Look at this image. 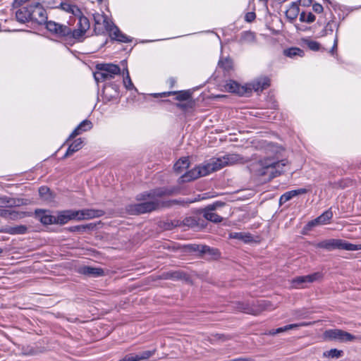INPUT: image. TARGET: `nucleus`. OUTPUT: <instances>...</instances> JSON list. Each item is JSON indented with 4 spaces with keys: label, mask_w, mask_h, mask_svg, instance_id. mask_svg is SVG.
<instances>
[{
    "label": "nucleus",
    "mask_w": 361,
    "mask_h": 361,
    "mask_svg": "<svg viewBox=\"0 0 361 361\" xmlns=\"http://www.w3.org/2000/svg\"><path fill=\"white\" fill-rule=\"evenodd\" d=\"M93 18L94 21V31L96 35H101L104 32V30H106L112 40L122 43L132 42V38L123 33L113 22L107 19L106 16L94 13Z\"/></svg>",
    "instance_id": "f257e3e1"
},
{
    "label": "nucleus",
    "mask_w": 361,
    "mask_h": 361,
    "mask_svg": "<svg viewBox=\"0 0 361 361\" xmlns=\"http://www.w3.org/2000/svg\"><path fill=\"white\" fill-rule=\"evenodd\" d=\"M287 164L286 159L280 161H276L274 158L261 159L257 163V174L259 176H266V179L271 180L280 176Z\"/></svg>",
    "instance_id": "f03ea898"
},
{
    "label": "nucleus",
    "mask_w": 361,
    "mask_h": 361,
    "mask_svg": "<svg viewBox=\"0 0 361 361\" xmlns=\"http://www.w3.org/2000/svg\"><path fill=\"white\" fill-rule=\"evenodd\" d=\"M313 245L317 248L324 249L328 251L334 250H343L355 251L361 250V244L355 245L347 242L341 239H328L320 241L317 243H313Z\"/></svg>",
    "instance_id": "7ed1b4c3"
},
{
    "label": "nucleus",
    "mask_w": 361,
    "mask_h": 361,
    "mask_svg": "<svg viewBox=\"0 0 361 361\" xmlns=\"http://www.w3.org/2000/svg\"><path fill=\"white\" fill-rule=\"evenodd\" d=\"M96 68L94 78L97 82L110 81L121 73L120 67L113 63H99Z\"/></svg>",
    "instance_id": "20e7f679"
},
{
    "label": "nucleus",
    "mask_w": 361,
    "mask_h": 361,
    "mask_svg": "<svg viewBox=\"0 0 361 361\" xmlns=\"http://www.w3.org/2000/svg\"><path fill=\"white\" fill-rule=\"evenodd\" d=\"M212 172H214L213 169L212 167L211 162L209 160L202 165L195 167L182 175L179 178V183L189 182L201 176H207Z\"/></svg>",
    "instance_id": "39448f33"
},
{
    "label": "nucleus",
    "mask_w": 361,
    "mask_h": 361,
    "mask_svg": "<svg viewBox=\"0 0 361 361\" xmlns=\"http://www.w3.org/2000/svg\"><path fill=\"white\" fill-rule=\"evenodd\" d=\"M243 157L238 154H228L221 157L212 158L209 161L211 162L213 171H216L224 166L235 163L243 162Z\"/></svg>",
    "instance_id": "423d86ee"
},
{
    "label": "nucleus",
    "mask_w": 361,
    "mask_h": 361,
    "mask_svg": "<svg viewBox=\"0 0 361 361\" xmlns=\"http://www.w3.org/2000/svg\"><path fill=\"white\" fill-rule=\"evenodd\" d=\"M47 30L52 35L59 38L71 39V27L67 25L57 23L50 20L46 23Z\"/></svg>",
    "instance_id": "0eeeda50"
},
{
    "label": "nucleus",
    "mask_w": 361,
    "mask_h": 361,
    "mask_svg": "<svg viewBox=\"0 0 361 361\" xmlns=\"http://www.w3.org/2000/svg\"><path fill=\"white\" fill-rule=\"evenodd\" d=\"M13 200L6 196H0V216L8 220L19 218V213L15 210L6 209L13 204Z\"/></svg>",
    "instance_id": "6e6552de"
},
{
    "label": "nucleus",
    "mask_w": 361,
    "mask_h": 361,
    "mask_svg": "<svg viewBox=\"0 0 361 361\" xmlns=\"http://www.w3.org/2000/svg\"><path fill=\"white\" fill-rule=\"evenodd\" d=\"M159 205V202L153 200L148 202L131 204L129 206L128 210L132 214H145L157 209Z\"/></svg>",
    "instance_id": "1a4fd4ad"
},
{
    "label": "nucleus",
    "mask_w": 361,
    "mask_h": 361,
    "mask_svg": "<svg viewBox=\"0 0 361 361\" xmlns=\"http://www.w3.org/2000/svg\"><path fill=\"white\" fill-rule=\"evenodd\" d=\"M30 9L31 21L36 22L39 25L46 24L48 22L47 11L39 3L35 2L30 4Z\"/></svg>",
    "instance_id": "9d476101"
},
{
    "label": "nucleus",
    "mask_w": 361,
    "mask_h": 361,
    "mask_svg": "<svg viewBox=\"0 0 361 361\" xmlns=\"http://www.w3.org/2000/svg\"><path fill=\"white\" fill-rule=\"evenodd\" d=\"M322 278V274L320 272H314L313 274L297 276L291 280V286L294 288H304L305 283H313Z\"/></svg>",
    "instance_id": "9b49d317"
},
{
    "label": "nucleus",
    "mask_w": 361,
    "mask_h": 361,
    "mask_svg": "<svg viewBox=\"0 0 361 361\" xmlns=\"http://www.w3.org/2000/svg\"><path fill=\"white\" fill-rule=\"evenodd\" d=\"M78 16L77 28L73 30L71 28V38L75 39H79L82 37L90 28V22L88 18L84 16H81L80 14Z\"/></svg>",
    "instance_id": "f8f14e48"
},
{
    "label": "nucleus",
    "mask_w": 361,
    "mask_h": 361,
    "mask_svg": "<svg viewBox=\"0 0 361 361\" xmlns=\"http://www.w3.org/2000/svg\"><path fill=\"white\" fill-rule=\"evenodd\" d=\"M174 190L166 188H159L152 190L149 192H145L137 195V200H145L147 199H154L155 197H161L163 196L171 195L173 194Z\"/></svg>",
    "instance_id": "ddd939ff"
},
{
    "label": "nucleus",
    "mask_w": 361,
    "mask_h": 361,
    "mask_svg": "<svg viewBox=\"0 0 361 361\" xmlns=\"http://www.w3.org/2000/svg\"><path fill=\"white\" fill-rule=\"evenodd\" d=\"M324 334L326 338L340 342L352 341L355 339V336L351 334L337 329L326 331Z\"/></svg>",
    "instance_id": "4468645a"
},
{
    "label": "nucleus",
    "mask_w": 361,
    "mask_h": 361,
    "mask_svg": "<svg viewBox=\"0 0 361 361\" xmlns=\"http://www.w3.org/2000/svg\"><path fill=\"white\" fill-rule=\"evenodd\" d=\"M224 204V203L221 202H216L212 204L208 205L204 210H203V216L208 221H210L214 223H219L221 222L223 220V218L218 215L216 213L214 212V210L216 209L217 207H221Z\"/></svg>",
    "instance_id": "2eb2a0df"
},
{
    "label": "nucleus",
    "mask_w": 361,
    "mask_h": 361,
    "mask_svg": "<svg viewBox=\"0 0 361 361\" xmlns=\"http://www.w3.org/2000/svg\"><path fill=\"white\" fill-rule=\"evenodd\" d=\"M332 218L333 212L331 211V209H329L324 212L320 216L309 221L306 224L305 228L307 230H310L314 226L327 224L330 222Z\"/></svg>",
    "instance_id": "dca6fc26"
},
{
    "label": "nucleus",
    "mask_w": 361,
    "mask_h": 361,
    "mask_svg": "<svg viewBox=\"0 0 361 361\" xmlns=\"http://www.w3.org/2000/svg\"><path fill=\"white\" fill-rule=\"evenodd\" d=\"M119 95V86L114 83L106 82L102 90V97L104 100L110 102Z\"/></svg>",
    "instance_id": "f3484780"
},
{
    "label": "nucleus",
    "mask_w": 361,
    "mask_h": 361,
    "mask_svg": "<svg viewBox=\"0 0 361 361\" xmlns=\"http://www.w3.org/2000/svg\"><path fill=\"white\" fill-rule=\"evenodd\" d=\"M154 97H165L171 95H176V99L180 102L188 101L191 97V93L189 90L183 91H168L161 93L152 94Z\"/></svg>",
    "instance_id": "a211bd4d"
},
{
    "label": "nucleus",
    "mask_w": 361,
    "mask_h": 361,
    "mask_svg": "<svg viewBox=\"0 0 361 361\" xmlns=\"http://www.w3.org/2000/svg\"><path fill=\"white\" fill-rule=\"evenodd\" d=\"M76 220L78 221L88 220L94 218L100 217L104 214V212L102 210L93 209L76 210Z\"/></svg>",
    "instance_id": "6ab92c4d"
},
{
    "label": "nucleus",
    "mask_w": 361,
    "mask_h": 361,
    "mask_svg": "<svg viewBox=\"0 0 361 361\" xmlns=\"http://www.w3.org/2000/svg\"><path fill=\"white\" fill-rule=\"evenodd\" d=\"M270 85V80L267 77L259 78L247 85V92L254 90L262 92Z\"/></svg>",
    "instance_id": "aec40b11"
},
{
    "label": "nucleus",
    "mask_w": 361,
    "mask_h": 361,
    "mask_svg": "<svg viewBox=\"0 0 361 361\" xmlns=\"http://www.w3.org/2000/svg\"><path fill=\"white\" fill-rule=\"evenodd\" d=\"M76 210L67 209L59 212L55 216V224L63 225L71 220L76 219Z\"/></svg>",
    "instance_id": "412c9836"
},
{
    "label": "nucleus",
    "mask_w": 361,
    "mask_h": 361,
    "mask_svg": "<svg viewBox=\"0 0 361 361\" xmlns=\"http://www.w3.org/2000/svg\"><path fill=\"white\" fill-rule=\"evenodd\" d=\"M224 87L227 92L235 93L240 96L245 95L247 92V86L240 85L233 80H227Z\"/></svg>",
    "instance_id": "4be33fe9"
},
{
    "label": "nucleus",
    "mask_w": 361,
    "mask_h": 361,
    "mask_svg": "<svg viewBox=\"0 0 361 361\" xmlns=\"http://www.w3.org/2000/svg\"><path fill=\"white\" fill-rule=\"evenodd\" d=\"M92 126V123L90 120H83L71 133L66 142H68L70 140L74 138L75 136L81 134L83 132L91 130Z\"/></svg>",
    "instance_id": "5701e85b"
},
{
    "label": "nucleus",
    "mask_w": 361,
    "mask_h": 361,
    "mask_svg": "<svg viewBox=\"0 0 361 361\" xmlns=\"http://www.w3.org/2000/svg\"><path fill=\"white\" fill-rule=\"evenodd\" d=\"M78 272L87 276L98 277L104 275V271L100 267H93L90 266H82L78 269Z\"/></svg>",
    "instance_id": "b1692460"
},
{
    "label": "nucleus",
    "mask_w": 361,
    "mask_h": 361,
    "mask_svg": "<svg viewBox=\"0 0 361 361\" xmlns=\"http://www.w3.org/2000/svg\"><path fill=\"white\" fill-rule=\"evenodd\" d=\"M308 192V190L306 188H298L296 190H289L283 193L279 199V204H283L286 202L290 200L294 197L306 194Z\"/></svg>",
    "instance_id": "393cba45"
},
{
    "label": "nucleus",
    "mask_w": 361,
    "mask_h": 361,
    "mask_svg": "<svg viewBox=\"0 0 361 361\" xmlns=\"http://www.w3.org/2000/svg\"><path fill=\"white\" fill-rule=\"evenodd\" d=\"M35 214L37 217L43 224H55V216L51 215L49 212L43 209H36Z\"/></svg>",
    "instance_id": "a878e982"
},
{
    "label": "nucleus",
    "mask_w": 361,
    "mask_h": 361,
    "mask_svg": "<svg viewBox=\"0 0 361 361\" xmlns=\"http://www.w3.org/2000/svg\"><path fill=\"white\" fill-rule=\"evenodd\" d=\"M16 18L21 23L31 21L30 5L19 8L16 12Z\"/></svg>",
    "instance_id": "bb28decb"
},
{
    "label": "nucleus",
    "mask_w": 361,
    "mask_h": 361,
    "mask_svg": "<svg viewBox=\"0 0 361 361\" xmlns=\"http://www.w3.org/2000/svg\"><path fill=\"white\" fill-rule=\"evenodd\" d=\"M82 140L81 138H78L68 146L66 154H64V157H69L72 155L73 153L78 152L82 147Z\"/></svg>",
    "instance_id": "cd10ccee"
},
{
    "label": "nucleus",
    "mask_w": 361,
    "mask_h": 361,
    "mask_svg": "<svg viewBox=\"0 0 361 361\" xmlns=\"http://www.w3.org/2000/svg\"><path fill=\"white\" fill-rule=\"evenodd\" d=\"M283 54L289 58L294 59L296 56L302 57L305 52L302 49L298 47H290L283 50Z\"/></svg>",
    "instance_id": "c85d7f7f"
},
{
    "label": "nucleus",
    "mask_w": 361,
    "mask_h": 361,
    "mask_svg": "<svg viewBox=\"0 0 361 361\" xmlns=\"http://www.w3.org/2000/svg\"><path fill=\"white\" fill-rule=\"evenodd\" d=\"M229 237L231 238L243 240L245 243H248L252 240V235L250 233L233 232L229 234Z\"/></svg>",
    "instance_id": "c756f323"
},
{
    "label": "nucleus",
    "mask_w": 361,
    "mask_h": 361,
    "mask_svg": "<svg viewBox=\"0 0 361 361\" xmlns=\"http://www.w3.org/2000/svg\"><path fill=\"white\" fill-rule=\"evenodd\" d=\"M190 162L188 157H182L178 159L173 166V169L177 173H181L183 169L189 167Z\"/></svg>",
    "instance_id": "7c9ffc66"
},
{
    "label": "nucleus",
    "mask_w": 361,
    "mask_h": 361,
    "mask_svg": "<svg viewBox=\"0 0 361 361\" xmlns=\"http://www.w3.org/2000/svg\"><path fill=\"white\" fill-rule=\"evenodd\" d=\"M299 14V6L298 3L293 2L288 9L286 12V17L291 20H294Z\"/></svg>",
    "instance_id": "2f4dec72"
},
{
    "label": "nucleus",
    "mask_w": 361,
    "mask_h": 361,
    "mask_svg": "<svg viewBox=\"0 0 361 361\" xmlns=\"http://www.w3.org/2000/svg\"><path fill=\"white\" fill-rule=\"evenodd\" d=\"M27 228L24 225H19L15 226H9L5 229L6 233L11 235L24 234L26 233Z\"/></svg>",
    "instance_id": "473e14b6"
},
{
    "label": "nucleus",
    "mask_w": 361,
    "mask_h": 361,
    "mask_svg": "<svg viewBox=\"0 0 361 361\" xmlns=\"http://www.w3.org/2000/svg\"><path fill=\"white\" fill-rule=\"evenodd\" d=\"M255 41V35L252 31H244L240 34V42L241 43H252Z\"/></svg>",
    "instance_id": "72a5a7b5"
},
{
    "label": "nucleus",
    "mask_w": 361,
    "mask_h": 361,
    "mask_svg": "<svg viewBox=\"0 0 361 361\" xmlns=\"http://www.w3.org/2000/svg\"><path fill=\"white\" fill-rule=\"evenodd\" d=\"M315 16L311 12L302 11L300 13L299 20L302 23H311L315 20Z\"/></svg>",
    "instance_id": "f704fd0d"
},
{
    "label": "nucleus",
    "mask_w": 361,
    "mask_h": 361,
    "mask_svg": "<svg viewBox=\"0 0 361 361\" xmlns=\"http://www.w3.org/2000/svg\"><path fill=\"white\" fill-rule=\"evenodd\" d=\"M61 6L63 10L68 13H71L75 16L81 14V11L79 8L75 5H72L68 3H61Z\"/></svg>",
    "instance_id": "c9c22d12"
},
{
    "label": "nucleus",
    "mask_w": 361,
    "mask_h": 361,
    "mask_svg": "<svg viewBox=\"0 0 361 361\" xmlns=\"http://www.w3.org/2000/svg\"><path fill=\"white\" fill-rule=\"evenodd\" d=\"M307 324L305 323H300V324H288V325H286L283 327H280V328H278L275 330H273L272 331H270V334H279V333H281V332H283L286 330H289V329H294V328H296V327H298V326H306Z\"/></svg>",
    "instance_id": "e433bc0d"
},
{
    "label": "nucleus",
    "mask_w": 361,
    "mask_h": 361,
    "mask_svg": "<svg viewBox=\"0 0 361 361\" xmlns=\"http://www.w3.org/2000/svg\"><path fill=\"white\" fill-rule=\"evenodd\" d=\"M197 250L202 254H209L212 255H215L217 253V250L210 247L209 246L202 245H197Z\"/></svg>",
    "instance_id": "4c0bfd02"
},
{
    "label": "nucleus",
    "mask_w": 361,
    "mask_h": 361,
    "mask_svg": "<svg viewBox=\"0 0 361 361\" xmlns=\"http://www.w3.org/2000/svg\"><path fill=\"white\" fill-rule=\"evenodd\" d=\"M155 353V350H146L139 354H135V358L136 361L140 360H145L149 359L151 356H152Z\"/></svg>",
    "instance_id": "58836bf2"
},
{
    "label": "nucleus",
    "mask_w": 361,
    "mask_h": 361,
    "mask_svg": "<svg viewBox=\"0 0 361 361\" xmlns=\"http://www.w3.org/2000/svg\"><path fill=\"white\" fill-rule=\"evenodd\" d=\"M343 350L334 348L331 349L330 350L324 352V356L331 358H339L343 355Z\"/></svg>",
    "instance_id": "ea45409f"
},
{
    "label": "nucleus",
    "mask_w": 361,
    "mask_h": 361,
    "mask_svg": "<svg viewBox=\"0 0 361 361\" xmlns=\"http://www.w3.org/2000/svg\"><path fill=\"white\" fill-rule=\"evenodd\" d=\"M233 61L230 58H225L219 61V67L227 71L231 69Z\"/></svg>",
    "instance_id": "a19ab883"
},
{
    "label": "nucleus",
    "mask_w": 361,
    "mask_h": 361,
    "mask_svg": "<svg viewBox=\"0 0 361 361\" xmlns=\"http://www.w3.org/2000/svg\"><path fill=\"white\" fill-rule=\"evenodd\" d=\"M39 195L44 200L51 199L50 189L47 186H42L39 188Z\"/></svg>",
    "instance_id": "79ce46f5"
},
{
    "label": "nucleus",
    "mask_w": 361,
    "mask_h": 361,
    "mask_svg": "<svg viewBox=\"0 0 361 361\" xmlns=\"http://www.w3.org/2000/svg\"><path fill=\"white\" fill-rule=\"evenodd\" d=\"M339 27V23H336L334 20H331L327 23V24L325 25L324 28L326 29V31L328 32V35L332 33L334 31V29H336V35H338Z\"/></svg>",
    "instance_id": "37998d69"
},
{
    "label": "nucleus",
    "mask_w": 361,
    "mask_h": 361,
    "mask_svg": "<svg viewBox=\"0 0 361 361\" xmlns=\"http://www.w3.org/2000/svg\"><path fill=\"white\" fill-rule=\"evenodd\" d=\"M305 44L307 46V47L314 51H319L320 49V44L318 42L310 40V39H305Z\"/></svg>",
    "instance_id": "c03bdc74"
},
{
    "label": "nucleus",
    "mask_w": 361,
    "mask_h": 361,
    "mask_svg": "<svg viewBox=\"0 0 361 361\" xmlns=\"http://www.w3.org/2000/svg\"><path fill=\"white\" fill-rule=\"evenodd\" d=\"M183 226L188 228H195L197 226V223L195 218L187 217L182 221Z\"/></svg>",
    "instance_id": "a18cd8bd"
},
{
    "label": "nucleus",
    "mask_w": 361,
    "mask_h": 361,
    "mask_svg": "<svg viewBox=\"0 0 361 361\" xmlns=\"http://www.w3.org/2000/svg\"><path fill=\"white\" fill-rule=\"evenodd\" d=\"M126 76L123 78V84L127 90H132L134 85L132 82L128 68H126Z\"/></svg>",
    "instance_id": "49530a36"
},
{
    "label": "nucleus",
    "mask_w": 361,
    "mask_h": 361,
    "mask_svg": "<svg viewBox=\"0 0 361 361\" xmlns=\"http://www.w3.org/2000/svg\"><path fill=\"white\" fill-rule=\"evenodd\" d=\"M193 106V102L188 101L185 103H177L176 106L183 110H187L188 109L192 108Z\"/></svg>",
    "instance_id": "de8ad7c7"
},
{
    "label": "nucleus",
    "mask_w": 361,
    "mask_h": 361,
    "mask_svg": "<svg viewBox=\"0 0 361 361\" xmlns=\"http://www.w3.org/2000/svg\"><path fill=\"white\" fill-rule=\"evenodd\" d=\"M338 42V36L336 34V35H335V37L334 39V44L330 50V53L331 55H334L337 51Z\"/></svg>",
    "instance_id": "09e8293b"
},
{
    "label": "nucleus",
    "mask_w": 361,
    "mask_h": 361,
    "mask_svg": "<svg viewBox=\"0 0 361 361\" xmlns=\"http://www.w3.org/2000/svg\"><path fill=\"white\" fill-rule=\"evenodd\" d=\"M87 228V226H74L68 228L71 232H83Z\"/></svg>",
    "instance_id": "8fccbe9b"
},
{
    "label": "nucleus",
    "mask_w": 361,
    "mask_h": 361,
    "mask_svg": "<svg viewBox=\"0 0 361 361\" xmlns=\"http://www.w3.org/2000/svg\"><path fill=\"white\" fill-rule=\"evenodd\" d=\"M256 18V14L255 12H247L245 16V20L251 23Z\"/></svg>",
    "instance_id": "3c124183"
},
{
    "label": "nucleus",
    "mask_w": 361,
    "mask_h": 361,
    "mask_svg": "<svg viewBox=\"0 0 361 361\" xmlns=\"http://www.w3.org/2000/svg\"><path fill=\"white\" fill-rule=\"evenodd\" d=\"M312 10L317 13L323 12L324 8L320 4L315 3L312 5Z\"/></svg>",
    "instance_id": "603ef678"
},
{
    "label": "nucleus",
    "mask_w": 361,
    "mask_h": 361,
    "mask_svg": "<svg viewBox=\"0 0 361 361\" xmlns=\"http://www.w3.org/2000/svg\"><path fill=\"white\" fill-rule=\"evenodd\" d=\"M118 361H136L135 358V354L130 353L126 355L123 358L119 360Z\"/></svg>",
    "instance_id": "864d4df0"
},
{
    "label": "nucleus",
    "mask_w": 361,
    "mask_h": 361,
    "mask_svg": "<svg viewBox=\"0 0 361 361\" xmlns=\"http://www.w3.org/2000/svg\"><path fill=\"white\" fill-rule=\"evenodd\" d=\"M25 0H14L13 2V6L15 8L20 6L22 4L25 3Z\"/></svg>",
    "instance_id": "5fc2aeb1"
},
{
    "label": "nucleus",
    "mask_w": 361,
    "mask_h": 361,
    "mask_svg": "<svg viewBox=\"0 0 361 361\" xmlns=\"http://www.w3.org/2000/svg\"><path fill=\"white\" fill-rule=\"evenodd\" d=\"M300 5L308 6L312 4V0H299Z\"/></svg>",
    "instance_id": "6e6d98bb"
},
{
    "label": "nucleus",
    "mask_w": 361,
    "mask_h": 361,
    "mask_svg": "<svg viewBox=\"0 0 361 361\" xmlns=\"http://www.w3.org/2000/svg\"><path fill=\"white\" fill-rule=\"evenodd\" d=\"M259 306H261L263 309L267 308V302L265 300H262L259 302Z\"/></svg>",
    "instance_id": "4d7b16f0"
},
{
    "label": "nucleus",
    "mask_w": 361,
    "mask_h": 361,
    "mask_svg": "<svg viewBox=\"0 0 361 361\" xmlns=\"http://www.w3.org/2000/svg\"><path fill=\"white\" fill-rule=\"evenodd\" d=\"M328 35V32H327V31H326V29H325V28H324V29L321 31V32H320V34H319L320 37H324V36H326V35Z\"/></svg>",
    "instance_id": "13d9d810"
},
{
    "label": "nucleus",
    "mask_w": 361,
    "mask_h": 361,
    "mask_svg": "<svg viewBox=\"0 0 361 361\" xmlns=\"http://www.w3.org/2000/svg\"><path fill=\"white\" fill-rule=\"evenodd\" d=\"M231 361H251V360L246 359V358H237V359L232 360Z\"/></svg>",
    "instance_id": "bf43d9fd"
},
{
    "label": "nucleus",
    "mask_w": 361,
    "mask_h": 361,
    "mask_svg": "<svg viewBox=\"0 0 361 361\" xmlns=\"http://www.w3.org/2000/svg\"><path fill=\"white\" fill-rule=\"evenodd\" d=\"M243 311L246 313H249V314H255L256 312H254L253 310H249V309H244Z\"/></svg>",
    "instance_id": "052dcab7"
},
{
    "label": "nucleus",
    "mask_w": 361,
    "mask_h": 361,
    "mask_svg": "<svg viewBox=\"0 0 361 361\" xmlns=\"http://www.w3.org/2000/svg\"><path fill=\"white\" fill-rule=\"evenodd\" d=\"M296 28H297V30H301V31L306 30V27H305L303 26L296 25Z\"/></svg>",
    "instance_id": "680f3d73"
},
{
    "label": "nucleus",
    "mask_w": 361,
    "mask_h": 361,
    "mask_svg": "<svg viewBox=\"0 0 361 361\" xmlns=\"http://www.w3.org/2000/svg\"><path fill=\"white\" fill-rule=\"evenodd\" d=\"M171 84L173 85L175 82V80L173 78L170 79Z\"/></svg>",
    "instance_id": "e2e57ef3"
},
{
    "label": "nucleus",
    "mask_w": 361,
    "mask_h": 361,
    "mask_svg": "<svg viewBox=\"0 0 361 361\" xmlns=\"http://www.w3.org/2000/svg\"><path fill=\"white\" fill-rule=\"evenodd\" d=\"M278 1H279V2H281V3H283V2L286 1L287 0H278Z\"/></svg>",
    "instance_id": "0e129e2a"
},
{
    "label": "nucleus",
    "mask_w": 361,
    "mask_h": 361,
    "mask_svg": "<svg viewBox=\"0 0 361 361\" xmlns=\"http://www.w3.org/2000/svg\"><path fill=\"white\" fill-rule=\"evenodd\" d=\"M194 202V201H192V200H190V201H186V202H187V203H192V202Z\"/></svg>",
    "instance_id": "69168bd1"
},
{
    "label": "nucleus",
    "mask_w": 361,
    "mask_h": 361,
    "mask_svg": "<svg viewBox=\"0 0 361 361\" xmlns=\"http://www.w3.org/2000/svg\"><path fill=\"white\" fill-rule=\"evenodd\" d=\"M97 1L98 3L101 4L103 1V0H97Z\"/></svg>",
    "instance_id": "338daca9"
},
{
    "label": "nucleus",
    "mask_w": 361,
    "mask_h": 361,
    "mask_svg": "<svg viewBox=\"0 0 361 361\" xmlns=\"http://www.w3.org/2000/svg\"><path fill=\"white\" fill-rule=\"evenodd\" d=\"M3 252V250L0 248V255Z\"/></svg>",
    "instance_id": "774afa93"
}]
</instances>
